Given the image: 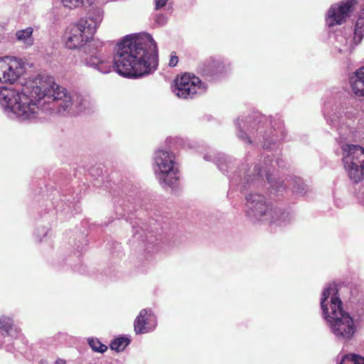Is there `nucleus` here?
Here are the masks:
<instances>
[{"instance_id":"412c9836","label":"nucleus","mask_w":364,"mask_h":364,"mask_svg":"<svg viewBox=\"0 0 364 364\" xmlns=\"http://www.w3.org/2000/svg\"><path fill=\"white\" fill-rule=\"evenodd\" d=\"M33 29L31 27L18 31L16 33V39L26 46H30L33 44Z\"/></svg>"},{"instance_id":"4468645a","label":"nucleus","mask_w":364,"mask_h":364,"mask_svg":"<svg viewBox=\"0 0 364 364\" xmlns=\"http://www.w3.org/2000/svg\"><path fill=\"white\" fill-rule=\"evenodd\" d=\"M355 116L354 109L346 105H342L336 107L331 114L326 117L328 123L337 126L340 124H344L346 119H352Z\"/></svg>"},{"instance_id":"7c9ffc66","label":"nucleus","mask_w":364,"mask_h":364,"mask_svg":"<svg viewBox=\"0 0 364 364\" xmlns=\"http://www.w3.org/2000/svg\"><path fill=\"white\" fill-rule=\"evenodd\" d=\"M55 364H67V362L64 359L58 358L55 360Z\"/></svg>"},{"instance_id":"9d476101","label":"nucleus","mask_w":364,"mask_h":364,"mask_svg":"<svg viewBox=\"0 0 364 364\" xmlns=\"http://www.w3.org/2000/svg\"><path fill=\"white\" fill-rule=\"evenodd\" d=\"M364 36V8L360 11L355 26L354 36L338 35L336 47L339 53L348 55L360 43Z\"/></svg>"},{"instance_id":"393cba45","label":"nucleus","mask_w":364,"mask_h":364,"mask_svg":"<svg viewBox=\"0 0 364 364\" xmlns=\"http://www.w3.org/2000/svg\"><path fill=\"white\" fill-rule=\"evenodd\" d=\"M339 364H364V358L355 354L346 355Z\"/></svg>"},{"instance_id":"1a4fd4ad","label":"nucleus","mask_w":364,"mask_h":364,"mask_svg":"<svg viewBox=\"0 0 364 364\" xmlns=\"http://www.w3.org/2000/svg\"><path fill=\"white\" fill-rule=\"evenodd\" d=\"M89 47L95 48L96 51L85 58V65L102 74L110 73L112 69V57L110 53L102 50V43L95 41Z\"/></svg>"},{"instance_id":"20e7f679","label":"nucleus","mask_w":364,"mask_h":364,"mask_svg":"<svg viewBox=\"0 0 364 364\" xmlns=\"http://www.w3.org/2000/svg\"><path fill=\"white\" fill-rule=\"evenodd\" d=\"M153 168L156 177L163 187L174 188L179 178L175 154L165 149H158L154 156Z\"/></svg>"},{"instance_id":"bb28decb","label":"nucleus","mask_w":364,"mask_h":364,"mask_svg":"<svg viewBox=\"0 0 364 364\" xmlns=\"http://www.w3.org/2000/svg\"><path fill=\"white\" fill-rule=\"evenodd\" d=\"M155 316L154 311L151 309H143L139 312L136 318H148L149 317Z\"/></svg>"},{"instance_id":"9b49d317","label":"nucleus","mask_w":364,"mask_h":364,"mask_svg":"<svg viewBox=\"0 0 364 364\" xmlns=\"http://www.w3.org/2000/svg\"><path fill=\"white\" fill-rule=\"evenodd\" d=\"M205 87L200 80L193 75L185 73L175 81L173 92L179 97L186 99L198 92H203Z\"/></svg>"},{"instance_id":"423d86ee","label":"nucleus","mask_w":364,"mask_h":364,"mask_svg":"<svg viewBox=\"0 0 364 364\" xmlns=\"http://www.w3.org/2000/svg\"><path fill=\"white\" fill-rule=\"evenodd\" d=\"M338 289L334 283L328 284L323 289L321 307L324 318H352L342 306V301L337 296Z\"/></svg>"},{"instance_id":"7ed1b4c3","label":"nucleus","mask_w":364,"mask_h":364,"mask_svg":"<svg viewBox=\"0 0 364 364\" xmlns=\"http://www.w3.org/2000/svg\"><path fill=\"white\" fill-rule=\"evenodd\" d=\"M246 200L247 214L257 220L282 225L291 219L289 213L270 208L266 198L261 194L250 193L246 197Z\"/></svg>"},{"instance_id":"2eb2a0df","label":"nucleus","mask_w":364,"mask_h":364,"mask_svg":"<svg viewBox=\"0 0 364 364\" xmlns=\"http://www.w3.org/2000/svg\"><path fill=\"white\" fill-rule=\"evenodd\" d=\"M353 93L358 97H364V66L358 69L350 79Z\"/></svg>"},{"instance_id":"a211bd4d","label":"nucleus","mask_w":364,"mask_h":364,"mask_svg":"<svg viewBox=\"0 0 364 364\" xmlns=\"http://www.w3.org/2000/svg\"><path fill=\"white\" fill-rule=\"evenodd\" d=\"M223 70V65L220 61L214 58H210L204 63L202 72L205 75H213L221 73Z\"/></svg>"},{"instance_id":"39448f33","label":"nucleus","mask_w":364,"mask_h":364,"mask_svg":"<svg viewBox=\"0 0 364 364\" xmlns=\"http://www.w3.org/2000/svg\"><path fill=\"white\" fill-rule=\"evenodd\" d=\"M342 161L349 178L354 183L364 178V148L358 145L345 144L342 146Z\"/></svg>"},{"instance_id":"f3484780","label":"nucleus","mask_w":364,"mask_h":364,"mask_svg":"<svg viewBox=\"0 0 364 364\" xmlns=\"http://www.w3.org/2000/svg\"><path fill=\"white\" fill-rule=\"evenodd\" d=\"M104 10L101 8H92L87 18H82V19H86L88 21L90 26L92 30V33H95L97 29L100 27L101 23L104 18Z\"/></svg>"},{"instance_id":"4be33fe9","label":"nucleus","mask_w":364,"mask_h":364,"mask_svg":"<svg viewBox=\"0 0 364 364\" xmlns=\"http://www.w3.org/2000/svg\"><path fill=\"white\" fill-rule=\"evenodd\" d=\"M284 186H288L292 189V191L298 194H303L306 192V185L303 183L302 180L298 177L290 178L284 184Z\"/></svg>"},{"instance_id":"f8f14e48","label":"nucleus","mask_w":364,"mask_h":364,"mask_svg":"<svg viewBox=\"0 0 364 364\" xmlns=\"http://www.w3.org/2000/svg\"><path fill=\"white\" fill-rule=\"evenodd\" d=\"M355 4V0H348L339 4L333 5L330 8L326 16V23L328 26L331 27L343 23L353 11Z\"/></svg>"},{"instance_id":"f03ea898","label":"nucleus","mask_w":364,"mask_h":364,"mask_svg":"<svg viewBox=\"0 0 364 364\" xmlns=\"http://www.w3.org/2000/svg\"><path fill=\"white\" fill-rule=\"evenodd\" d=\"M114 65L119 75L128 77L153 73L158 65L156 42L148 33L137 37L126 36L117 44Z\"/></svg>"},{"instance_id":"0eeeda50","label":"nucleus","mask_w":364,"mask_h":364,"mask_svg":"<svg viewBox=\"0 0 364 364\" xmlns=\"http://www.w3.org/2000/svg\"><path fill=\"white\" fill-rule=\"evenodd\" d=\"M94 35L88 21L80 19L68 28L64 35L65 47L70 50L80 49L90 43Z\"/></svg>"},{"instance_id":"6e6552de","label":"nucleus","mask_w":364,"mask_h":364,"mask_svg":"<svg viewBox=\"0 0 364 364\" xmlns=\"http://www.w3.org/2000/svg\"><path fill=\"white\" fill-rule=\"evenodd\" d=\"M25 62L14 56L0 58V82L14 84L26 72Z\"/></svg>"},{"instance_id":"5701e85b","label":"nucleus","mask_w":364,"mask_h":364,"mask_svg":"<svg viewBox=\"0 0 364 364\" xmlns=\"http://www.w3.org/2000/svg\"><path fill=\"white\" fill-rule=\"evenodd\" d=\"M130 338L127 336H120L115 338L110 343L112 350L116 352L123 351L126 347L130 343Z\"/></svg>"},{"instance_id":"c85d7f7f","label":"nucleus","mask_w":364,"mask_h":364,"mask_svg":"<svg viewBox=\"0 0 364 364\" xmlns=\"http://www.w3.org/2000/svg\"><path fill=\"white\" fill-rule=\"evenodd\" d=\"M168 0H154L156 9L164 7Z\"/></svg>"},{"instance_id":"f257e3e1","label":"nucleus","mask_w":364,"mask_h":364,"mask_svg":"<svg viewBox=\"0 0 364 364\" xmlns=\"http://www.w3.org/2000/svg\"><path fill=\"white\" fill-rule=\"evenodd\" d=\"M73 104L71 94L48 75H38L26 80L22 83L21 92L13 87L0 88L2 109L21 121H32L55 108L59 112L68 111Z\"/></svg>"},{"instance_id":"dca6fc26","label":"nucleus","mask_w":364,"mask_h":364,"mask_svg":"<svg viewBox=\"0 0 364 364\" xmlns=\"http://www.w3.org/2000/svg\"><path fill=\"white\" fill-rule=\"evenodd\" d=\"M276 164L277 166H279V161H274L272 158H269V156L264 159V166L261 169L258 171L257 175L262 176V173H266L267 179L269 181V183H271L272 188H274L276 191H281L282 190L284 189L285 187H283L284 181L282 182H278L275 181L273 182L270 179L269 176V171H270V166L274 167V164Z\"/></svg>"},{"instance_id":"6ab92c4d","label":"nucleus","mask_w":364,"mask_h":364,"mask_svg":"<svg viewBox=\"0 0 364 364\" xmlns=\"http://www.w3.org/2000/svg\"><path fill=\"white\" fill-rule=\"evenodd\" d=\"M156 325V320H136L134 326L136 333L142 334L154 331Z\"/></svg>"},{"instance_id":"c756f323","label":"nucleus","mask_w":364,"mask_h":364,"mask_svg":"<svg viewBox=\"0 0 364 364\" xmlns=\"http://www.w3.org/2000/svg\"><path fill=\"white\" fill-rule=\"evenodd\" d=\"M177 63H178V57L176 55H172L169 60V65L171 67H174L177 65Z\"/></svg>"},{"instance_id":"cd10ccee","label":"nucleus","mask_w":364,"mask_h":364,"mask_svg":"<svg viewBox=\"0 0 364 364\" xmlns=\"http://www.w3.org/2000/svg\"><path fill=\"white\" fill-rule=\"evenodd\" d=\"M239 127H240V129H242V128H246V125L244 124L242 126L240 124H239ZM237 135H238V137H239V138H240V139H244V140H245V139H247V142H248V143H251V141L249 139V138H248L247 136H246V135L245 136V134H243V132H242V129H240V130L239 131V132H238Z\"/></svg>"},{"instance_id":"aec40b11","label":"nucleus","mask_w":364,"mask_h":364,"mask_svg":"<svg viewBox=\"0 0 364 364\" xmlns=\"http://www.w3.org/2000/svg\"><path fill=\"white\" fill-rule=\"evenodd\" d=\"M95 105V101L89 95L76 96L75 106L79 112L91 109Z\"/></svg>"},{"instance_id":"b1692460","label":"nucleus","mask_w":364,"mask_h":364,"mask_svg":"<svg viewBox=\"0 0 364 364\" xmlns=\"http://www.w3.org/2000/svg\"><path fill=\"white\" fill-rule=\"evenodd\" d=\"M87 342L92 351L95 353H104L107 350V346L102 343L97 338H87Z\"/></svg>"},{"instance_id":"ddd939ff","label":"nucleus","mask_w":364,"mask_h":364,"mask_svg":"<svg viewBox=\"0 0 364 364\" xmlns=\"http://www.w3.org/2000/svg\"><path fill=\"white\" fill-rule=\"evenodd\" d=\"M354 320H327V326L338 338L348 339L355 332Z\"/></svg>"},{"instance_id":"a878e982","label":"nucleus","mask_w":364,"mask_h":364,"mask_svg":"<svg viewBox=\"0 0 364 364\" xmlns=\"http://www.w3.org/2000/svg\"><path fill=\"white\" fill-rule=\"evenodd\" d=\"M87 1L89 4H91L89 0H87ZM61 2L64 7L74 9L82 6L85 0H61Z\"/></svg>"}]
</instances>
